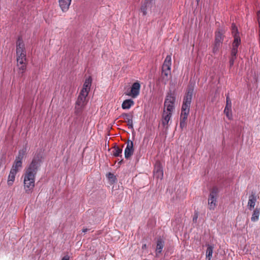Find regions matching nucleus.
<instances>
[{"label": "nucleus", "mask_w": 260, "mask_h": 260, "mask_svg": "<svg viewBox=\"0 0 260 260\" xmlns=\"http://www.w3.org/2000/svg\"><path fill=\"white\" fill-rule=\"evenodd\" d=\"M42 157L35 155L23 175L24 189L26 193H30L35 187V176L40 166Z\"/></svg>", "instance_id": "obj_1"}, {"label": "nucleus", "mask_w": 260, "mask_h": 260, "mask_svg": "<svg viewBox=\"0 0 260 260\" xmlns=\"http://www.w3.org/2000/svg\"><path fill=\"white\" fill-rule=\"evenodd\" d=\"M16 57L19 73L23 74L25 71L26 68V58L24 44L20 38L18 39L16 43Z\"/></svg>", "instance_id": "obj_2"}, {"label": "nucleus", "mask_w": 260, "mask_h": 260, "mask_svg": "<svg viewBox=\"0 0 260 260\" xmlns=\"http://www.w3.org/2000/svg\"><path fill=\"white\" fill-rule=\"evenodd\" d=\"M192 94L193 89H189L186 93L184 99L180 115V127L181 129H183L186 126V120L189 112Z\"/></svg>", "instance_id": "obj_3"}, {"label": "nucleus", "mask_w": 260, "mask_h": 260, "mask_svg": "<svg viewBox=\"0 0 260 260\" xmlns=\"http://www.w3.org/2000/svg\"><path fill=\"white\" fill-rule=\"evenodd\" d=\"M175 100L174 93L168 92L165 100L163 111L173 113L175 109Z\"/></svg>", "instance_id": "obj_4"}, {"label": "nucleus", "mask_w": 260, "mask_h": 260, "mask_svg": "<svg viewBox=\"0 0 260 260\" xmlns=\"http://www.w3.org/2000/svg\"><path fill=\"white\" fill-rule=\"evenodd\" d=\"M88 94L80 92L75 104V109L76 113L81 112L87 104L88 102V100L87 99Z\"/></svg>", "instance_id": "obj_5"}, {"label": "nucleus", "mask_w": 260, "mask_h": 260, "mask_svg": "<svg viewBox=\"0 0 260 260\" xmlns=\"http://www.w3.org/2000/svg\"><path fill=\"white\" fill-rule=\"evenodd\" d=\"M225 31L223 29H218L215 33V42L213 49L214 53L216 52L222 43Z\"/></svg>", "instance_id": "obj_6"}, {"label": "nucleus", "mask_w": 260, "mask_h": 260, "mask_svg": "<svg viewBox=\"0 0 260 260\" xmlns=\"http://www.w3.org/2000/svg\"><path fill=\"white\" fill-rule=\"evenodd\" d=\"M171 56L167 55L162 67V76L165 80H168L169 75H171Z\"/></svg>", "instance_id": "obj_7"}, {"label": "nucleus", "mask_w": 260, "mask_h": 260, "mask_svg": "<svg viewBox=\"0 0 260 260\" xmlns=\"http://www.w3.org/2000/svg\"><path fill=\"white\" fill-rule=\"evenodd\" d=\"M140 84L138 82H136L132 85L130 91L126 94L133 99H135L140 94Z\"/></svg>", "instance_id": "obj_8"}, {"label": "nucleus", "mask_w": 260, "mask_h": 260, "mask_svg": "<svg viewBox=\"0 0 260 260\" xmlns=\"http://www.w3.org/2000/svg\"><path fill=\"white\" fill-rule=\"evenodd\" d=\"M217 192L215 189H213L210 193L208 199V204L209 209L211 210H214L216 205Z\"/></svg>", "instance_id": "obj_9"}, {"label": "nucleus", "mask_w": 260, "mask_h": 260, "mask_svg": "<svg viewBox=\"0 0 260 260\" xmlns=\"http://www.w3.org/2000/svg\"><path fill=\"white\" fill-rule=\"evenodd\" d=\"M91 83L92 79L90 77H89L88 78L86 79V80L84 81L83 88L81 89L80 92L88 94L90 90Z\"/></svg>", "instance_id": "obj_10"}, {"label": "nucleus", "mask_w": 260, "mask_h": 260, "mask_svg": "<svg viewBox=\"0 0 260 260\" xmlns=\"http://www.w3.org/2000/svg\"><path fill=\"white\" fill-rule=\"evenodd\" d=\"M133 142L132 141H128L124 150L125 157L128 159L133 154Z\"/></svg>", "instance_id": "obj_11"}, {"label": "nucleus", "mask_w": 260, "mask_h": 260, "mask_svg": "<svg viewBox=\"0 0 260 260\" xmlns=\"http://www.w3.org/2000/svg\"><path fill=\"white\" fill-rule=\"evenodd\" d=\"M241 40L239 36H235V39L233 43V47L231 51V55L236 56L238 52V48L240 44Z\"/></svg>", "instance_id": "obj_12"}, {"label": "nucleus", "mask_w": 260, "mask_h": 260, "mask_svg": "<svg viewBox=\"0 0 260 260\" xmlns=\"http://www.w3.org/2000/svg\"><path fill=\"white\" fill-rule=\"evenodd\" d=\"M256 201L257 196L255 193H252V194L249 196L248 198L247 207L249 210H252L254 209Z\"/></svg>", "instance_id": "obj_13"}, {"label": "nucleus", "mask_w": 260, "mask_h": 260, "mask_svg": "<svg viewBox=\"0 0 260 260\" xmlns=\"http://www.w3.org/2000/svg\"><path fill=\"white\" fill-rule=\"evenodd\" d=\"M154 176L158 178L161 180L163 178L164 173L162 168L160 164L155 165L154 169Z\"/></svg>", "instance_id": "obj_14"}, {"label": "nucleus", "mask_w": 260, "mask_h": 260, "mask_svg": "<svg viewBox=\"0 0 260 260\" xmlns=\"http://www.w3.org/2000/svg\"><path fill=\"white\" fill-rule=\"evenodd\" d=\"M72 0H58L59 7L63 12L68 10Z\"/></svg>", "instance_id": "obj_15"}, {"label": "nucleus", "mask_w": 260, "mask_h": 260, "mask_svg": "<svg viewBox=\"0 0 260 260\" xmlns=\"http://www.w3.org/2000/svg\"><path fill=\"white\" fill-rule=\"evenodd\" d=\"M172 115V113L163 111L162 116V124L164 126H167L168 125L169 122L171 119Z\"/></svg>", "instance_id": "obj_16"}, {"label": "nucleus", "mask_w": 260, "mask_h": 260, "mask_svg": "<svg viewBox=\"0 0 260 260\" xmlns=\"http://www.w3.org/2000/svg\"><path fill=\"white\" fill-rule=\"evenodd\" d=\"M164 247V241L161 238L158 239V240L157 241V245H156V255L157 256H158V254L161 253Z\"/></svg>", "instance_id": "obj_17"}, {"label": "nucleus", "mask_w": 260, "mask_h": 260, "mask_svg": "<svg viewBox=\"0 0 260 260\" xmlns=\"http://www.w3.org/2000/svg\"><path fill=\"white\" fill-rule=\"evenodd\" d=\"M134 105V102L132 99H127L124 100L121 105L123 109H129Z\"/></svg>", "instance_id": "obj_18"}, {"label": "nucleus", "mask_w": 260, "mask_h": 260, "mask_svg": "<svg viewBox=\"0 0 260 260\" xmlns=\"http://www.w3.org/2000/svg\"><path fill=\"white\" fill-rule=\"evenodd\" d=\"M17 173L16 172V171H13V170H10V172L9 175L8 176V181H7L8 184L9 185H11L13 183V182L15 180V176Z\"/></svg>", "instance_id": "obj_19"}, {"label": "nucleus", "mask_w": 260, "mask_h": 260, "mask_svg": "<svg viewBox=\"0 0 260 260\" xmlns=\"http://www.w3.org/2000/svg\"><path fill=\"white\" fill-rule=\"evenodd\" d=\"M22 161L15 160L11 170H13V171H16V172L17 173L22 168Z\"/></svg>", "instance_id": "obj_20"}, {"label": "nucleus", "mask_w": 260, "mask_h": 260, "mask_svg": "<svg viewBox=\"0 0 260 260\" xmlns=\"http://www.w3.org/2000/svg\"><path fill=\"white\" fill-rule=\"evenodd\" d=\"M213 247L208 245L206 252V258L208 260H211L212 257Z\"/></svg>", "instance_id": "obj_21"}, {"label": "nucleus", "mask_w": 260, "mask_h": 260, "mask_svg": "<svg viewBox=\"0 0 260 260\" xmlns=\"http://www.w3.org/2000/svg\"><path fill=\"white\" fill-rule=\"evenodd\" d=\"M26 152V148H24L19 151L18 156L16 158V160H20L22 161L24 156L25 155Z\"/></svg>", "instance_id": "obj_22"}, {"label": "nucleus", "mask_w": 260, "mask_h": 260, "mask_svg": "<svg viewBox=\"0 0 260 260\" xmlns=\"http://www.w3.org/2000/svg\"><path fill=\"white\" fill-rule=\"evenodd\" d=\"M122 151V149L120 148L118 146H115L114 147L112 151L113 155L115 157L119 156L121 154Z\"/></svg>", "instance_id": "obj_23"}, {"label": "nucleus", "mask_w": 260, "mask_h": 260, "mask_svg": "<svg viewBox=\"0 0 260 260\" xmlns=\"http://www.w3.org/2000/svg\"><path fill=\"white\" fill-rule=\"evenodd\" d=\"M224 113L229 119L231 120L232 119V108H225Z\"/></svg>", "instance_id": "obj_24"}, {"label": "nucleus", "mask_w": 260, "mask_h": 260, "mask_svg": "<svg viewBox=\"0 0 260 260\" xmlns=\"http://www.w3.org/2000/svg\"><path fill=\"white\" fill-rule=\"evenodd\" d=\"M232 32L233 35L234 36V39H235V36H239L238 35L239 32L238 31V28L236 27V26L234 24H232Z\"/></svg>", "instance_id": "obj_25"}, {"label": "nucleus", "mask_w": 260, "mask_h": 260, "mask_svg": "<svg viewBox=\"0 0 260 260\" xmlns=\"http://www.w3.org/2000/svg\"><path fill=\"white\" fill-rule=\"evenodd\" d=\"M121 117L124 119L125 122L133 118V116L132 115L127 113L122 114L121 115Z\"/></svg>", "instance_id": "obj_26"}, {"label": "nucleus", "mask_w": 260, "mask_h": 260, "mask_svg": "<svg viewBox=\"0 0 260 260\" xmlns=\"http://www.w3.org/2000/svg\"><path fill=\"white\" fill-rule=\"evenodd\" d=\"M107 177L109 179V181L115 182L116 180V177L113 174L111 173H109L107 174Z\"/></svg>", "instance_id": "obj_27"}, {"label": "nucleus", "mask_w": 260, "mask_h": 260, "mask_svg": "<svg viewBox=\"0 0 260 260\" xmlns=\"http://www.w3.org/2000/svg\"><path fill=\"white\" fill-rule=\"evenodd\" d=\"M225 108H232V102L229 96V94L226 95V106Z\"/></svg>", "instance_id": "obj_28"}, {"label": "nucleus", "mask_w": 260, "mask_h": 260, "mask_svg": "<svg viewBox=\"0 0 260 260\" xmlns=\"http://www.w3.org/2000/svg\"><path fill=\"white\" fill-rule=\"evenodd\" d=\"M155 0H145L144 4L147 6L148 7L151 8Z\"/></svg>", "instance_id": "obj_29"}, {"label": "nucleus", "mask_w": 260, "mask_h": 260, "mask_svg": "<svg viewBox=\"0 0 260 260\" xmlns=\"http://www.w3.org/2000/svg\"><path fill=\"white\" fill-rule=\"evenodd\" d=\"M259 213V212H253V214L251 217V220L252 221H256L258 220Z\"/></svg>", "instance_id": "obj_30"}, {"label": "nucleus", "mask_w": 260, "mask_h": 260, "mask_svg": "<svg viewBox=\"0 0 260 260\" xmlns=\"http://www.w3.org/2000/svg\"><path fill=\"white\" fill-rule=\"evenodd\" d=\"M148 6L143 4L141 7V11L142 12L143 15H146L147 14V9Z\"/></svg>", "instance_id": "obj_31"}, {"label": "nucleus", "mask_w": 260, "mask_h": 260, "mask_svg": "<svg viewBox=\"0 0 260 260\" xmlns=\"http://www.w3.org/2000/svg\"><path fill=\"white\" fill-rule=\"evenodd\" d=\"M236 58V56L231 55V57L230 60V67H232L233 66Z\"/></svg>", "instance_id": "obj_32"}, {"label": "nucleus", "mask_w": 260, "mask_h": 260, "mask_svg": "<svg viewBox=\"0 0 260 260\" xmlns=\"http://www.w3.org/2000/svg\"><path fill=\"white\" fill-rule=\"evenodd\" d=\"M126 122L127 123V125H128L129 128H133V118L126 121Z\"/></svg>", "instance_id": "obj_33"}, {"label": "nucleus", "mask_w": 260, "mask_h": 260, "mask_svg": "<svg viewBox=\"0 0 260 260\" xmlns=\"http://www.w3.org/2000/svg\"><path fill=\"white\" fill-rule=\"evenodd\" d=\"M70 257L68 255H65L64 257H62L61 260H69Z\"/></svg>", "instance_id": "obj_34"}, {"label": "nucleus", "mask_w": 260, "mask_h": 260, "mask_svg": "<svg viewBox=\"0 0 260 260\" xmlns=\"http://www.w3.org/2000/svg\"><path fill=\"white\" fill-rule=\"evenodd\" d=\"M197 218H198L197 214H195V215H194V216L193 217V221L196 222Z\"/></svg>", "instance_id": "obj_35"}, {"label": "nucleus", "mask_w": 260, "mask_h": 260, "mask_svg": "<svg viewBox=\"0 0 260 260\" xmlns=\"http://www.w3.org/2000/svg\"><path fill=\"white\" fill-rule=\"evenodd\" d=\"M88 230H88V229H87V228H86V229H83L82 230V232H83V233H86V232H87Z\"/></svg>", "instance_id": "obj_36"}, {"label": "nucleus", "mask_w": 260, "mask_h": 260, "mask_svg": "<svg viewBox=\"0 0 260 260\" xmlns=\"http://www.w3.org/2000/svg\"><path fill=\"white\" fill-rule=\"evenodd\" d=\"M146 244H144L142 246V248L144 249V248H146Z\"/></svg>", "instance_id": "obj_37"}, {"label": "nucleus", "mask_w": 260, "mask_h": 260, "mask_svg": "<svg viewBox=\"0 0 260 260\" xmlns=\"http://www.w3.org/2000/svg\"><path fill=\"white\" fill-rule=\"evenodd\" d=\"M200 0H197V1L198 2Z\"/></svg>", "instance_id": "obj_38"}]
</instances>
